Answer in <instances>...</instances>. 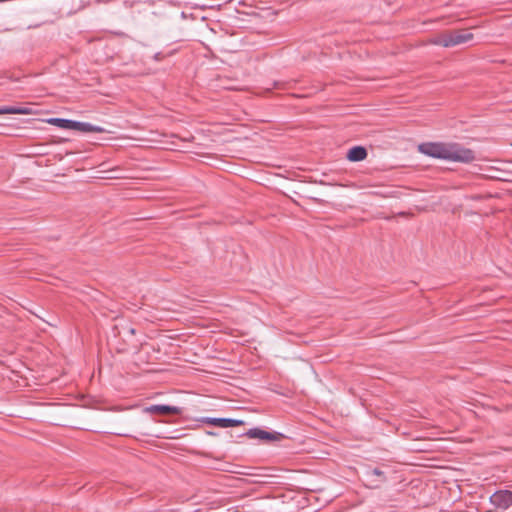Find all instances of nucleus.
<instances>
[{
  "instance_id": "nucleus-1",
  "label": "nucleus",
  "mask_w": 512,
  "mask_h": 512,
  "mask_svg": "<svg viewBox=\"0 0 512 512\" xmlns=\"http://www.w3.org/2000/svg\"><path fill=\"white\" fill-rule=\"evenodd\" d=\"M418 150L434 158L469 163L475 159L474 152L456 143H423Z\"/></svg>"
},
{
  "instance_id": "nucleus-2",
  "label": "nucleus",
  "mask_w": 512,
  "mask_h": 512,
  "mask_svg": "<svg viewBox=\"0 0 512 512\" xmlns=\"http://www.w3.org/2000/svg\"><path fill=\"white\" fill-rule=\"evenodd\" d=\"M474 38L473 34L467 30L452 31L443 33L435 38L432 42L436 45L444 47H452L467 43Z\"/></svg>"
},
{
  "instance_id": "nucleus-3",
  "label": "nucleus",
  "mask_w": 512,
  "mask_h": 512,
  "mask_svg": "<svg viewBox=\"0 0 512 512\" xmlns=\"http://www.w3.org/2000/svg\"><path fill=\"white\" fill-rule=\"evenodd\" d=\"M490 503L496 510H506L512 506V492L499 490L490 496Z\"/></svg>"
},
{
  "instance_id": "nucleus-4",
  "label": "nucleus",
  "mask_w": 512,
  "mask_h": 512,
  "mask_svg": "<svg viewBox=\"0 0 512 512\" xmlns=\"http://www.w3.org/2000/svg\"><path fill=\"white\" fill-rule=\"evenodd\" d=\"M145 413L149 414H160V415H169V414H180V408L176 406L169 405H152L146 407L144 409Z\"/></svg>"
},
{
  "instance_id": "nucleus-5",
  "label": "nucleus",
  "mask_w": 512,
  "mask_h": 512,
  "mask_svg": "<svg viewBox=\"0 0 512 512\" xmlns=\"http://www.w3.org/2000/svg\"><path fill=\"white\" fill-rule=\"evenodd\" d=\"M207 423L221 428H229L240 426L243 421L231 418H208Z\"/></svg>"
},
{
  "instance_id": "nucleus-6",
  "label": "nucleus",
  "mask_w": 512,
  "mask_h": 512,
  "mask_svg": "<svg viewBox=\"0 0 512 512\" xmlns=\"http://www.w3.org/2000/svg\"><path fill=\"white\" fill-rule=\"evenodd\" d=\"M72 130H76V131H80V132H85V133H88V132H96V133L103 132V128H101L99 126H94V125H92L90 123L79 122V121H74L73 122Z\"/></svg>"
},
{
  "instance_id": "nucleus-7",
  "label": "nucleus",
  "mask_w": 512,
  "mask_h": 512,
  "mask_svg": "<svg viewBox=\"0 0 512 512\" xmlns=\"http://www.w3.org/2000/svg\"><path fill=\"white\" fill-rule=\"evenodd\" d=\"M366 156V149L361 146H355L351 148L347 153V158L353 162L362 161L366 158Z\"/></svg>"
},
{
  "instance_id": "nucleus-8",
  "label": "nucleus",
  "mask_w": 512,
  "mask_h": 512,
  "mask_svg": "<svg viewBox=\"0 0 512 512\" xmlns=\"http://www.w3.org/2000/svg\"><path fill=\"white\" fill-rule=\"evenodd\" d=\"M247 435L250 438H257V439H261V440H276L277 439V436L275 434L269 433L267 431H264V430H261L258 428L250 429L248 431Z\"/></svg>"
},
{
  "instance_id": "nucleus-9",
  "label": "nucleus",
  "mask_w": 512,
  "mask_h": 512,
  "mask_svg": "<svg viewBox=\"0 0 512 512\" xmlns=\"http://www.w3.org/2000/svg\"><path fill=\"white\" fill-rule=\"evenodd\" d=\"M31 113H32V110L28 107H14V106L0 107V115H3V114L29 115Z\"/></svg>"
},
{
  "instance_id": "nucleus-10",
  "label": "nucleus",
  "mask_w": 512,
  "mask_h": 512,
  "mask_svg": "<svg viewBox=\"0 0 512 512\" xmlns=\"http://www.w3.org/2000/svg\"><path fill=\"white\" fill-rule=\"evenodd\" d=\"M47 122L49 124L55 125L62 129L72 130L74 121L69 120V119H62V118H51V119L47 120Z\"/></svg>"
},
{
  "instance_id": "nucleus-11",
  "label": "nucleus",
  "mask_w": 512,
  "mask_h": 512,
  "mask_svg": "<svg viewBox=\"0 0 512 512\" xmlns=\"http://www.w3.org/2000/svg\"><path fill=\"white\" fill-rule=\"evenodd\" d=\"M372 473H373L374 475H377V476H380V475L382 474V472H381L380 470H378V469H374V470L372 471Z\"/></svg>"
}]
</instances>
